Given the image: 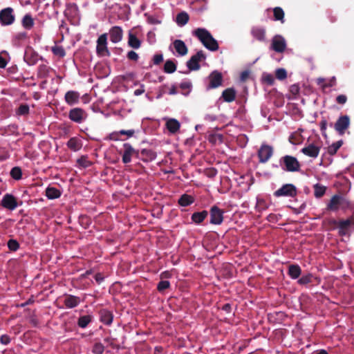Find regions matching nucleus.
Listing matches in <instances>:
<instances>
[{
  "instance_id": "57",
  "label": "nucleus",
  "mask_w": 354,
  "mask_h": 354,
  "mask_svg": "<svg viewBox=\"0 0 354 354\" xmlns=\"http://www.w3.org/2000/svg\"><path fill=\"white\" fill-rule=\"evenodd\" d=\"M127 57L129 60H132V61H135V62H137L139 58L138 53L133 50H131V51L128 52Z\"/></svg>"
},
{
  "instance_id": "47",
  "label": "nucleus",
  "mask_w": 354,
  "mask_h": 354,
  "mask_svg": "<svg viewBox=\"0 0 354 354\" xmlns=\"http://www.w3.org/2000/svg\"><path fill=\"white\" fill-rule=\"evenodd\" d=\"M28 38V35L26 32H19L15 34L13 37L12 41L15 43H19L23 41Z\"/></svg>"
},
{
  "instance_id": "19",
  "label": "nucleus",
  "mask_w": 354,
  "mask_h": 354,
  "mask_svg": "<svg viewBox=\"0 0 354 354\" xmlns=\"http://www.w3.org/2000/svg\"><path fill=\"white\" fill-rule=\"evenodd\" d=\"M81 299L73 295H65L64 304L67 308L77 307L81 303Z\"/></svg>"
},
{
  "instance_id": "18",
  "label": "nucleus",
  "mask_w": 354,
  "mask_h": 354,
  "mask_svg": "<svg viewBox=\"0 0 354 354\" xmlns=\"http://www.w3.org/2000/svg\"><path fill=\"white\" fill-rule=\"evenodd\" d=\"M109 37L111 42L116 44L122 41L123 30L121 27L115 26L109 30Z\"/></svg>"
},
{
  "instance_id": "1",
  "label": "nucleus",
  "mask_w": 354,
  "mask_h": 354,
  "mask_svg": "<svg viewBox=\"0 0 354 354\" xmlns=\"http://www.w3.org/2000/svg\"><path fill=\"white\" fill-rule=\"evenodd\" d=\"M193 34L208 50L216 51L218 49L219 46L217 41L207 30L198 28L194 31Z\"/></svg>"
},
{
  "instance_id": "33",
  "label": "nucleus",
  "mask_w": 354,
  "mask_h": 354,
  "mask_svg": "<svg viewBox=\"0 0 354 354\" xmlns=\"http://www.w3.org/2000/svg\"><path fill=\"white\" fill-rule=\"evenodd\" d=\"M194 202V198L187 194H184L180 196L179 198L178 203L179 205L182 207H187L192 205Z\"/></svg>"
},
{
  "instance_id": "11",
  "label": "nucleus",
  "mask_w": 354,
  "mask_h": 354,
  "mask_svg": "<svg viewBox=\"0 0 354 354\" xmlns=\"http://www.w3.org/2000/svg\"><path fill=\"white\" fill-rule=\"evenodd\" d=\"M224 211L216 205H213L209 209L210 221L212 225H221L223 221Z\"/></svg>"
},
{
  "instance_id": "41",
  "label": "nucleus",
  "mask_w": 354,
  "mask_h": 354,
  "mask_svg": "<svg viewBox=\"0 0 354 354\" xmlns=\"http://www.w3.org/2000/svg\"><path fill=\"white\" fill-rule=\"evenodd\" d=\"M30 113V107L27 104H21L15 110L17 115H28Z\"/></svg>"
},
{
  "instance_id": "8",
  "label": "nucleus",
  "mask_w": 354,
  "mask_h": 354,
  "mask_svg": "<svg viewBox=\"0 0 354 354\" xmlns=\"http://www.w3.org/2000/svg\"><path fill=\"white\" fill-rule=\"evenodd\" d=\"M206 59V55L203 50L198 51L195 55H192L187 62V66L189 71H198L201 66L199 62Z\"/></svg>"
},
{
  "instance_id": "54",
  "label": "nucleus",
  "mask_w": 354,
  "mask_h": 354,
  "mask_svg": "<svg viewBox=\"0 0 354 354\" xmlns=\"http://www.w3.org/2000/svg\"><path fill=\"white\" fill-rule=\"evenodd\" d=\"M170 287V283L169 281H160L157 286V290L159 292H163L165 290Z\"/></svg>"
},
{
  "instance_id": "13",
  "label": "nucleus",
  "mask_w": 354,
  "mask_h": 354,
  "mask_svg": "<svg viewBox=\"0 0 354 354\" xmlns=\"http://www.w3.org/2000/svg\"><path fill=\"white\" fill-rule=\"evenodd\" d=\"M350 125V118L348 115L340 116L335 124V129L341 136L344 135L345 131L348 128Z\"/></svg>"
},
{
  "instance_id": "16",
  "label": "nucleus",
  "mask_w": 354,
  "mask_h": 354,
  "mask_svg": "<svg viewBox=\"0 0 354 354\" xmlns=\"http://www.w3.org/2000/svg\"><path fill=\"white\" fill-rule=\"evenodd\" d=\"M271 48L277 53H283L286 48V44L283 37L280 35L274 36L272 40Z\"/></svg>"
},
{
  "instance_id": "6",
  "label": "nucleus",
  "mask_w": 354,
  "mask_h": 354,
  "mask_svg": "<svg viewBox=\"0 0 354 354\" xmlns=\"http://www.w3.org/2000/svg\"><path fill=\"white\" fill-rule=\"evenodd\" d=\"M297 194L296 187L293 184H285L276 190L273 195L275 197H295Z\"/></svg>"
},
{
  "instance_id": "61",
  "label": "nucleus",
  "mask_w": 354,
  "mask_h": 354,
  "mask_svg": "<svg viewBox=\"0 0 354 354\" xmlns=\"http://www.w3.org/2000/svg\"><path fill=\"white\" fill-rule=\"evenodd\" d=\"M299 87L298 85L297 84H292V86H290V92L292 94V95H298L299 93Z\"/></svg>"
},
{
  "instance_id": "58",
  "label": "nucleus",
  "mask_w": 354,
  "mask_h": 354,
  "mask_svg": "<svg viewBox=\"0 0 354 354\" xmlns=\"http://www.w3.org/2000/svg\"><path fill=\"white\" fill-rule=\"evenodd\" d=\"M163 61V56L162 54H156L153 57V62L155 65L160 64Z\"/></svg>"
},
{
  "instance_id": "3",
  "label": "nucleus",
  "mask_w": 354,
  "mask_h": 354,
  "mask_svg": "<svg viewBox=\"0 0 354 354\" xmlns=\"http://www.w3.org/2000/svg\"><path fill=\"white\" fill-rule=\"evenodd\" d=\"M281 168L288 172H295L300 169L301 165L298 160L292 156L286 155L279 159Z\"/></svg>"
},
{
  "instance_id": "21",
  "label": "nucleus",
  "mask_w": 354,
  "mask_h": 354,
  "mask_svg": "<svg viewBox=\"0 0 354 354\" xmlns=\"http://www.w3.org/2000/svg\"><path fill=\"white\" fill-rule=\"evenodd\" d=\"M140 158L138 159L143 162H148L154 160L156 158V153L152 149H143L140 151Z\"/></svg>"
},
{
  "instance_id": "63",
  "label": "nucleus",
  "mask_w": 354,
  "mask_h": 354,
  "mask_svg": "<svg viewBox=\"0 0 354 354\" xmlns=\"http://www.w3.org/2000/svg\"><path fill=\"white\" fill-rule=\"evenodd\" d=\"M95 280L96 281V282L98 283V284H100L104 279V277L103 276V274L100 272H98L97 273L95 277Z\"/></svg>"
},
{
  "instance_id": "22",
  "label": "nucleus",
  "mask_w": 354,
  "mask_h": 354,
  "mask_svg": "<svg viewBox=\"0 0 354 354\" xmlns=\"http://www.w3.org/2000/svg\"><path fill=\"white\" fill-rule=\"evenodd\" d=\"M66 146L73 151H78L82 148V140L78 137H72L68 140Z\"/></svg>"
},
{
  "instance_id": "28",
  "label": "nucleus",
  "mask_w": 354,
  "mask_h": 354,
  "mask_svg": "<svg viewBox=\"0 0 354 354\" xmlns=\"http://www.w3.org/2000/svg\"><path fill=\"white\" fill-rule=\"evenodd\" d=\"M353 224L352 218H348L346 220H341L339 221V234L342 236L346 235L347 232Z\"/></svg>"
},
{
  "instance_id": "36",
  "label": "nucleus",
  "mask_w": 354,
  "mask_h": 354,
  "mask_svg": "<svg viewBox=\"0 0 354 354\" xmlns=\"http://www.w3.org/2000/svg\"><path fill=\"white\" fill-rule=\"evenodd\" d=\"M50 68L46 64H40L37 68V77L40 79L46 78L48 76Z\"/></svg>"
},
{
  "instance_id": "2",
  "label": "nucleus",
  "mask_w": 354,
  "mask_h": 354,
  "mask_svg": "<svg viewBox=\"0 0 354 354\" xmlns=\"http://www.w3.org/2000/svg\"><path fill=\"white\" fill-rule=\"evenodd\" d=\"M349 206L350 202L345 197L339 194H335L330 198L326 209L329 211L337 212L339 209H346Z\"/></svg>"
},
{
  "instance_id": "23",
  "label": "nucleus",
  "mask_w": 354,
  "mask_h": 354,
  "mask_svg": "<svg viewBox=\"0 0 354 354\" xmlns=\"http://www.w3.org/2000/svg\"><path fill=\"white\" fill-rule=\"evenodd\" d=\"M135 133V131L133 129L129 130H120L119 131H114L111 133L109 138L111 140L118 141L121 140V136H127L128 138L132 137Z\"/></svg>"
},
{
  "instance_id": "30",
  "label": "nucleus",
  "mask_w": 354,
  "mask_h": 354,
  "mask_svg": "<svg viewBox=\"0 0 354 354\" xmlns=\"http://www.w3.org/2000/svg\"><path fill=\"white\" fill-rule=\"evenodd\" d=\"M236 95V92L234 88H227L222 92L221 97L226 102H233Z\"/></svg>"
},
{
  "instance_id": "46",
  "label": "nucleus",
  "mask_w": 354,
  "mask_h": 354,
  "mask_svg": "<svg viewBox=\"0 0 354 354\" xmlns=\"http://www.w3.org/2000/svg\"><path fill=\"white\" fill-rule=\"evenodd\" d=\"M268 208V205L264 199L257 198L255 209L257 212H261Z\"/></svg>"
},
{
  "instance_id": "64",
  "label": "nucleus",
  "mask_w": 354,
  "mask_h": 354,
  "mask_svg": "<svg viewBox=\"0 0 354 354\" xmlns=\"http://www.w3.org/2000/svg\"><path fill=\"white\" fill-rule=\"evenodd\" d=\"M192 86V83L189 81H185L183 82L180 84V88L185 90V89H189Z\"/></svg>"
},
{
  "instance_id": "25",
  "label": "nucleus",
  "mask_w": 354,
  "mask_h": 354,
  "mask_svg": "<svg viewBox=\"0 0 354 354\" xmlns=\"http://www.w3.org/2000/svg\"><path fill=\"white\" fill-rule=\"evenodd\" d=\"M174 48L180 56H185L188 53V48L185 42L180 39H176L173 42Z\"/></svg>"
},
{
  "instance_id": "14",
  "label": "nucleus",
  "mask_w": 354,
  "mask_h": 354,
  "mask_svg": "<svg viewBox=\"0 0 354 354\" xmlns=\"http://www.w3.org/2000/svg\"><path fill=\"white\" fill-rule=\"evenodd\" d=\"M39 54L32 47H26L24 59L29 66H33L36 64L39 60Z\"/></svg>"
},
{
  "instance_id": "39",
  "label": "nucleus",
  "mask_w": 354,
  "mask_h": 354,
  "mask_svg": "<svg viewBox=\"0 0 354 354\" xmlns=\"http://www.w3.org/2000/svg\"><path fill=\"white\" fill-rule=\"evenodd\" d=\"M189 19V17L187 12H181L176 16V23L179 26H184L188 22Z\"/></svg>"
},
{
  "instance_id": "34",
  "label": "nucleus",
  "mask_w": 354,
  "mask_h": 354,
  "mask_svg": "<svg viewBox=\"0 0 354 354\" xmlns=\"http://www.w3.org/2000/svg\"><path fill=\"white\" fill-rule=\"evenodd\" d=\"M62 193L61 192L53 187H48L46 189V196L48 199H56L60 197Z\"/></svg>"
},
{
  "instance_id": "32",
  "label": "nucleus",
  "mask_w": 354,
  "mask_h": 354,
  "mask_svg": "<svg viewBox=\"0 0 354 354\" xmlns=\"http://www.w3.org/2000/svg\"><path fill=\"white\" fill-rule=\"evenodd\" d=\"M207 215L208 212L207 210H203L192 214L191 218L196 224H201L207 218Z\"/></svg>"
},
{
  "instance_id": "20",
  "label": "nucleus",
  "mask_w": 354,
  "mask_h": 354,
  "mask_svg": "<svg viewBox=\"0 0 354 354\" xmlns=\"http://www.w3.org/2000/svg\"><path fill=\"white\" fill-rule=\"evenodd\" d=\"M80 93L75 91H68L64 95L66 102L70 106L77 104L80 101Z\"/></svg>"
},
{
  "instance_id": "29",
  "label": "nucleus",
  "mask_w": 354,
  "mask_h": 354,
  "mask_svg": "<svg viewBox=\"0 0 354 354\" xmlns=\"http://www.w3.org/2000/svg\"><path fill=\"white\" fill-rule=\"evenodd\" d=\"M128 45L132 48L138 49L141 46V41L136 37V35L129 30L128 32Z\"/></svg>"
},
{
  "instance_id": "62",
  "label": "nucleus",
  "mask_w": 354,
  "mask_h": 354,
  "mask_svg": "<svg viewBox=\"0 0 354 354\" xmlns=\"http://www.w3.org/2000/svg\"><path fill=\"white\" fill-rule=\"evenodd\" d=\"M167 86L166 84L162 85L159 89V93L157 95V98H160L162 96L167 93Z\"/></svg>"
},
{
  "instance_id": "48",
  "label": "nucleus",
  "mask_w": 354,
  "mask_h": 354,
  "mask_svg": "<svg viewBox=\"0 0 354 354\" xmlns=\"http://www.w3.org/2000/svg\"><path fill=\"white\" fill-rule=\"evenodd\" d=\"M11 177L16 180H19L21 179L22 177V171L19 167H15L10 171Z\"/></svg>"
},
{
  "instance_id": "59",
  "label": "nucleus",
  "mask_w": 354,
  "mask_h": 354,
  "mask_svg": "<svg viewBox=\"0 0 354 354\" xmlns=\"http://www.w3.org/2000/svg\"><path fill=\"white\" fill-rule=\"evenodd\" d=\"M347 101V97L345 95H339L336 97V102L339 104H344Z\"/></svg>"
},
{
  "instance_id": "51",
  "label": "nucleus",
  "mask_w": 354,
  "mask_h": 354,
  "mask_svg": "<svg viewBox=\"0 0 354 354\" xmlns=\"http://www.w3.org/2000/svg\"><path fill=\"white\" fill-rule=\"evenodd\" d=\"M104 351V345L100 342L95 343L93 346L92 351L95 354H102Z\"/></svg>"
},
{
  "instance_id": "15",
  "label": "nucleus",
  "mask_w": 354,
  "mask_h": 354,
  "mask_svg": "<svg viewBox=\"0 0 354 354\" xmlns=\"http://www.w3.org/2000/svg\"><path fill=\"white\" fill-rule=\"evenodd\" d=\"M320 149V145L310 143L302 148L301 152L308 157L316 158L319 156Z\"/></svg>"
},
{
  "instance_id": "50",
  "label": "nucleus",
  "mask_w": 354,
  "mask_h": 354,
  "mask_svg": "<svg viewBox=\"0 0 354 354\" xmlns=\"http://www.w3.org/2000/svg\"><path fill=\"white\" fill-rule=\"evenodd\" d=\"M8 248L10 251L16 252L19 248V243L15 239H10L7 243Z\"/></svg>"
},
{
  "instance_id": "40",
  "label": "nucleus",
  "mask_w": 354,
  "mask_h": 354,
  "mask_svg": "<svg viewBox=\"0 0 354 354\" xmlns=\"http://www.w3.org/2000/svg\"><path fill=\"white\" fill-rule=\"evenodd\" d=\"M176 71V64L174 61L168 59L165 62L164 65V71L166 73H173Z\"/></svg>"
},
{
  "instance_id": "27",
  "label": "nucleus",
  "mask_w": 354,
  "mask_h": 354,
  "mask_svg": "<svg viewBox=\"0 0 354 354\" xmlns=\"http://www.w3.org/2000/svg\"><path fill=\"white\" fill-rule=\"evenodd\" d=\"M251 34L256 39L263 41L266 39V29L260 26H254L251 29Z\"/></svg>"
},
{
  "instance_id": "10",
  "label": "nucleus",
  "mask_w": 354,
  "mask_h": 354,
  "mask_svg": "<svg viewBox=\"0 0 354 354\" xmlns=\"http://www.w3.org/2000/svg\"><path fill=\"white\" fill-rule=\"evenodd\" d=\"M274 149L272 146L263 144L258 150V158L260 163L267 162L272 156Z\"/></svg>"
},
{
  "instance_id": "53",
  "label": "nucleus",
  "mask_w": 354,
  "mask_h": 354,
  "mask_svg": "<svg viewBox=\"0 0 354 354\" xmlns=\"http://www.w3.org/2000/svg\"><path fill=\"white\" fill-rule=\"evenodd\" d=\"M313 274H308L306 275L302 276L299 280L298 283L301 285H306L312 281Z\"/></svg>"
},
{
  "instance_id": "38",
  "label": "nucleus",
  "mask_w": 354,
  "mask_h": 354,
  "mask_svg": "<svg viewBox=\"0 0 354 354\" xmlns=\"http://www.w3.org/2000/svg\"><path fill=\"white\" fill-rule=\"evenodd\" d=\"M92 321V316L87 315H83L79 317L77 321V325L82 328H86L88 324Z\"/></svg>"
},
{
  "instance_id": "9",
  "label": "nucleus",
  "mask_w": 354,
  "mask_h": 354,
  "mask_svg": "<svg viewBox=\"0 0 354 354\" xmlns=\"http://www.w3.org/2000/svg\"><path fill=\"white\" fill-rule=\"evenodd\" d=\"M88 117L87 113L82 108H73L68 112V118L77 124L84 122Z\"/></svg>"
},
{
  "instance_id": "7",
  "label": "nucleus",
  "mask_w": 354,
  "mask_h": 354,
  "mask_svg": "<svg viewBox=\"0 0 354 354\" xmlns=\"http://www.w3.org/2000/svg\"><path fill=\"white\" fill-rule=\"evenodd\" d=\"M124 152L122 157V162L124 164L129 163L131 161V158L135 157L136 158H140V151L135 149L131 144L124 143L123 145Z\"/></svg>"
},
{
  "instance_id": "5",
  "label": "nucleus",
  "mask_w": 354,
  "mask_h": 354,
  "mask_svg": "<svg viewBox=\"0 0 354 354\" xmlns=\"http://www.w3.org/2000/svg\"><path fill=\"white\" fill-rule=\"evenodd\" d=\"M96 53L100 57H109L111 55L110 51L107 48V33H104L98 37L97 40Z\"/></svg>"
},
{
  "instance_id": "24",
  "label": "nucleus",
  "mask_w": 354,
  "mask_h": 354,
  "mask_svg": "<svg viewBox=\"0 0 354 354\" xmlns=\"http://www.w3.org/2000/svg\"><path fill=\"white\" fill-rule=\"evenodd\" d=\"M100 321L106 325H111L113 322V313L107 309H101L99 311Z\"/></svg>"
},
{
  "instance_id": "43",
  "label": "nucleus",
  "mask_w": 354,
  "mask_h": 354,
  "mask_svg": "<svg viewBox=\"0 0 354 354\" xmlns=\"http://www.w3.org/2000/svg\"><path fill=\"white\" fill-rule=\"evenodd\" d=\"M77 163L78 165L82 168H87L91 167L93 165V162L88 159V157L86 156H82L80 158L77 159Z\"/></svg>"
},
{
  "instance_id": "42",
  "label": "nucleus",
  "mask_w": 354,
  "mask_h": 354,
  "mask_svg": "<svg viewBox=\"0 0 354 354\" xmlns=\"http://www.w3.org/2000/svg\"><path fill=\"white\" fill-rule=\"evenodd\" d=\"M274 19L276 21L284 22V12L280 7H276L273 9Z\"/></svg>"
},
{
  "instance_id": "4",
  "label": "nucleus",
  "mask_w": 354,
  "mask_h": 354,
  "mask_svg": "<svg viewBox=\"0 0 354 354\" xmlns=\"http://www.w3.org/2000/svg\"><path fill=\"white\" fill-rule=\"evenodd\" d=\"M16 20L15 10L11 7H7L0 10V24L2 26L12 25Z\"/></svg>"
},
{
  "instance_id": "49",
  "label": "nucleus",
  "mask_w": 354,
  "mask_h": 354,
  "mask_svg": "<svg viewBox=\"0 0 354 354\" xmlns=\"http://www.w3.org/2000/svg\"><path fill=\"white\" fill-rule=\"evenodd\" d=\"M53 53L59 57H64L66 55V52L63 46H54L51 48Z\"/></svg>"
},
{
  "instance_id": "56",
  "label": "nucleus",
  "mask_w": 354,
  "mask_h": 354,
  "mask_svg": "<svg viewBox=\"0 0 354 354\" xmlns=\"http://www.w3.org/2000/svg\"><path fill=\"white\" fill-rule=\"evenodd\" d=\"M281 218V214H275L272 213L267 216V221L270 223H277Z\"/></svg>"
},
{
  "instance_id": "26",
  "label": "nucleus",
  "mask_w": 354,
  "mask_h": 354,
  "mask_svg": "<svg viewBox=\"0 0 354 354\" xmlns=\"http://www.w3.org/2000/svg\"><path fill=\"white\" fill-rule=\"evenodd\" d=\"M21 24L25 30H30L35 26V19L30 13H26L22 17Z\"/></svg>"
},
{
  "instance_id": "44",
  "label": "nucleus",
  "mask_w": 354,
  "mask_h": 354,
  "mask_svg": "<svg viewBox=\"0 0 354 354\" xmlns=\"http://www.w3.org/2000/svg\"><path fill=\"white\" fill-rule=\"evenodd\" d=\"M342 144V140H339L333 143L328 147V153L331 156L335 155L338 151V149L341 147Z\"/></svg>"
},
{
  "instance_id": "37",
  "label": "nucleus",
  "mask_w": 354,
  "mask_h": 354,
  "mask_svg": "<svg viewBox=\"0 0 354 354\" xmlns=\"http://www.w3.org/2000/svg\"><path fill=\"white\" fill-rule=\"evenodd\" d=\"M314 196L317 198H322L326 193V187L322 185L319 183L314 185Z\"/></svg>"
},
{
  "instance_id": "60",
  "label": "nucleus",
  "mask_w": 354,
  "mask_h": 354,
  "mask_svg": "<svg viewBox=\"0 0 354 354\" xmlns=\"http://www.w3.org/2000/svg\"><path fill=\"white\" fill-rule=\"evenodd\" d=\"M0 342L3 345H8L10 342V338L8 335H2L0 337Z\"/></svg>"
},
{
  "instance_id": "45",
  "label": "nucleus",
  "mask_w": 354,
  "mask_h": 354,
  "mask_svg": "<svg viewBox=\"0 0 354 354\" xmlns=\"http://www.w3.org/2000/svg\"><path fill=\"white\" fill-rule=\"evenodd\" d=\"M289 142L292 145H299L302 142V136L299 133L294 132L290 136Z\"/></svg>"
},
{
  "instance_id": "17",
  "label": "nucleus",
  "mask_w": 354,
  "mask_h": 354,
  "mask_svg": "<svg viewBox=\"0 0 354 354\" xmlns=\"http://www.w3.org/2000/svg\"><path fill=\"white\" fill-rule=\"evenodd\" d=\"M1 205L8 209L14 210L18 206V204L14 196L6 194L3 197Z\"/></svg>"
},
{
  "instance_id": "52",
  "label": "nucleus",
  "mask_w": 354,
  "mask_h": 354,
  "mask_svg": "<svg viewBox=\"0 0 354 354\" xmlns=\"http://www.w3.org/2000/svg\"><path fill=\"white\" fill-rule=\"evenodd\" d=\"M263 82L268 85L272 86L274 82V77L272 74L266 73L262 77Z\"/></svg>"
},
{
  "instance_id": "31",
  "label": "nucleus",
  "mask_w": 354,
  "mask_h": 354,
  "mask_svg": "<svg viewBox=\"0 0 354 354\" xmlns=\"http://www.w3.org/2000/svg\"><path fill=\"white\" fill-rule=\"evenodd\" d=\"M166 127L170 133H176L179 130L180 124L177 120L171 118L166 122Z\"/></svg>"
},
{
  "instance_id": "35",
  "label": "nucleus",
  "mask_w": 354,
  "mask_h": 354,
  "mask_svg": "<svg viewBox=\"0 0 354 354\" xmlns=\"http://www.w3.org/2000/svg\"><path fill=\"white\" fill-rule=\"evenodd\" d=\"M301 273L299 266L296 264L290 265L288 268V275L293 279H297Z\"/></svg>"
},
{
  "instance_id": "55",
  "label": "nucleus",
  "mask_w": 354,
  "mask_h": 354,
  "mask_svg": "<svg viewBox=\"0 0 354 354\" xmlns=\"http://www.w3.org/2000/svg\"><path fill=\"white\" fill-rule=\"evenodd\" d=\"M276 77L279 80H283L287 77V72L284 68H278L275 72Z\"/></svg>"
},
{
  "instance_id": "12",
  "label": "nucleus",
  "mask_w": 354,
  "mask_h": 354,
  "mask_svg": "<svg viewBox=\"0 0 354 354\" xmlns=\"http://www.w3.org/2000/svg\"><path fill=\"white\" fill-rule=\"evenodd\" d=\"M209 84L207 89L216 88L220 86L223 83L222 73L218 71H212L208 76Z\"/></svg>"
}]
</instances>
